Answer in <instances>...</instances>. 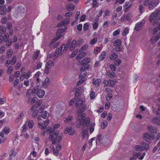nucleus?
Listing matches in <instances>:
<instances>
[{"label":"nucleus","mask_w":160,"mask_h":160,"mask_svg":"<svg viewBox=\"0 0 160 160\" xmlns=\"http://www.w3.org/2000/svg\"><path fill=\"white\" fill-rule=\"evenodd\" d=\"M78 114V116L76 120V127L77 128H80L82 125L83 127L88 126L91 120L88 117L85 118L86 116L85 113L83 112H80Z\"/></svg>","instance_id":"f257e3e1"},{"label":"nucleus","mask_w":160,"mask_h":160,"mask_svg":"<svg viewBox=\"0 0 160 160\" xmlns=\"http://www.w3.org/2000/svg\"><path fill=\"white\" fill-rule=\"evenodd\" d=\"M49 140L52 142L53 144H55L57 141L60 142L62 140V135H59V131L58 130H54L53 132H49Z\"/></svg>","instance_id":"f03ea898"},{"label":"nucleus","mask_w":160,"mask_h":160,"mask_svg":"<svg viewBox=\"0 0 160 160\" xmlns=\"http://www.w3.org/2000/svg\"><path fill=\"white\" fill-rule=\"evenodd\" d=\"M85 100L84 98H78L76 101L75 106L77 108V113L84 112L86 109V106L85 105Z\"/></svg>","instance_id":"7ed1b4c3"},{"label":"nucleus","mask_w":160,"mask_h":160,"mask_svg":"<svg viewBox=\"0 0 160 160\" xmlns=\"http://www.w3.org/2000/svg\"><path fill=\"white\" fill-rule=\"evenodd\" d=\"M149 148L148 144L143 142H142L140 145L135 146L134 147V150L136 151H142L144 150H148Z\"/></svg>","instance_id":"20e7f679"},{"label":"nucleus","mask_w":160,"mask_h":160,"mask_svg":"<svg viewBox=\"0 0 160 160\" xmlns=\"http://www.w3.org/2000/svg\"><path fill=\"white\" fill-rule=\"evenodd\" d=\"M155 135L149 132H146L144 133L142 136L143 139L148 142H150L151 140L154 139Z\"/></svg>","instance_id":"39448f33"},{"label":"nucleus","mask_w":160,"mask_h":160,"mask_svg":"<svg viewBox=\"0 0 160 160\" xmlns=\"http://www.w3.org/2000/svg\"><path fill=\"white\" fill-rule=\"evenodd\" d=\"M158 13L155 12L152 13L150 16L149 20L150 22H152L153 20L154 22L153 23V25L155 26L157 25L160 18L158 17Z\"/></svg>","instance_id":"423d86ee"},{"label":"nucleus","mask_w":160,"mask_h":160,"mask_svg":"<svg viewBox=\"0 0 160 160\" xmlns=\"http://www.w3.org/2000/svg\"><path fill=\"white\" fill-rule=\"evenodd\" d=\"M33 93H37L38 97L39 98H42L44 95L45 92L44 91L41 89H39L38 88H34L32 91Z\"/></svg>","instance_id":"0eeeda50"},{"label":"nucleus","mask_w":160,"mask_h":160,"mask_svg":"<svg viewBox=\"0 0 160 160\" xmlns=\"http://www.w3.org/2000/svg\"><path fill=\"white\" fill-rule=\"evenodd\" d=\"M159 2L158 0H151L149 4H148V8L150 10H152L157 6Z\"/></svg>","instance_id":"6e6552de"},{"label":"nucleus","mask_w":160,"mask_h":160,"mask_svg":"<svg viewBox=\"0 0 160 160\" xmlns=\"http://www.w3.org/2000/svg\"><path fill=\"white\" fill-rule=\"evenodd\" d=\"M82 131L81 133V136L82 139H84L85 137L88 138V128L87 127L85 129H84L83 127H82L81 128Z\"/></svg>","instance_id":"1a4fd4ad"},{"label":"nucleus","mask_w":160,"mask_h":160,"mask_svg":"<svg viewBox=\"0 0 160 160\" xmlns=\"http://www.w3.org/2000/svg\"><path fill=\"white\" fill-rule=\"evenodd\" d=\"M145 21L142 19V21L137 23L135 26V29L136 30L138 31L140 30L141 28L145 24Z\"/></svg>","instance_id":"9d476101"},{"label":"nucleus","mask_w":160,"mask_h":160,"mask_svg":"<svg viewBox=\"0 0 160 160\" xmlns=\"http://www.w3.org/2000/svg\"><path fill=\"white\" fill-rule=\"evenodd\" d=\"M26 114V112L24 111L20 112L18 114V115L17 118L15 120V122L17 123L24 117Z\"/></svg>","instance_id":"9b49d317"},{"label":"nucleus","mask_w":160,"mask_h":160,"mask_svg":"<svg viewBox=\"0 0 160 160\" xmlns=\"http://www.w3.org/2000/svg\"><path fill=\"white\" fill-rule=\"evenodd\" d=\"M106 139L107 138L105 137L100 135H99L97 138L96 140H95V143L96 144L97 142L98 141L103 143L105 142Z\"/></svg>","instance_id":"f8f14e48"},{"label":"nucleus","mask_w":160,"mask_h":160,"mask_svg":"<svg viewBox=\"0 0 160 160\" xmlns=\"http://www.w3.org/2000/svg\"><path fill=\"white\" fill-rule=\"evenodd\" d=\"M75 130L71 127L67 128L65 131V133H68V134L70 135H72L74 134L75 133Z\"/></svg>","instance_id":"ddd939ff"},{"label":"nucleus","mask_w":160,"mask_h":160,"mask_svg":"<svg viewBox=\"0 0 160 160\" xmlns=\"http://www.w3.org/2000/svg\"><path fill=\"white\" fill-rule=\"evenodd\" d=\"M41 73L40 72H38L34 75V76L33 78L34 80L36 82V83L38 86L39 85V83L40 82V79L39 78V76Z\"/></svg>","instance_id":"4468645a"},{"label":"nucleus","mask_w":160,"mask_h":160,"mask_svg":"<svg viewBox=\"0 0 160 160\" xmlns=\"http://www.w3.org/2000/svg\"><path fill=\"white\" fill-rule=\"evenodd\" d=\"M16 152L13 149H11L9 152L10 159L9 160H16L15 156Z\"/></svg>","instance_id":"2eb2a0df"},{"label":"nucleus","mask_w":160,"mask_h":160,"mask_svg":"<svg viewBox=\"0 0 160 160\" xmlns=\"http://www.w3.org/2000/svg\"><path fill=\"white\" fill-rule=\"evenodd\" d=\"M101 83V80L100 78H94L92 80V84L96 87L98 86Z\"/></svg>","instance_id":"dca6fc26"},{"label":"nucleus","mask_w":160,"mask_h":160,"mask_svg":"<svg viewBox=\"0 0 160 160\" xmlns=\"http://www.w3.org/2000/svg\"><path fill=\"white\" fill-rule=\"evenodd\" d=\"M148 130L152 133L155 134L157 133L158 129L155 126H149L148 127Z\"/></svg>","instance_id":"f3484780"},{"label":"nucleus","mask_w":160,"mask_h":160,"mask_svg":"<svg viewBox=\"0 0 160 160\" xmlns=\"http://www.w3.org/2000/svg\"><path fill=\"white\" fill-rule=\"evenodd\" d=\"M153 123L159 125H160V117L156 116L154 117L152 120Z\"/></svg>","instance_id":"a211bd4d"},{"label":"nucleus","mask_w":160,"mask_h":160,"mask_svg":"<svg viewBox=\"0 0 160 160\" xmlns=\"http://www.w3.org/2000/svg\"><path fill=\"white\" fill-rule=\"evenodd\" d=\"M69 23V19L67 18L64 19L62 22L58 24L57 25L58 27H59L62 26L67 25Z\"/></svg>","instance_id":"6ab92c4d"},{"label":"nucleus","mask_w":160,"mask_h":160,"mask_svg":"<svg viewBox=\"0 0 160 160\" xmlns=\"http://www.w3.org/2000/svg\"><path fill=\"white\" fill-rule=\"evenodd\" d=\"M7 11V8L5 5L2 6L0 9V14L2 15H5Z\"/></svg>","instance_id":"aec40b11"},{"label":"nucleus","mask_w":160,"mask_h":160,"mask_svg":"<svg viewBox=\"0 0 160 160\" xmlns=\"http://www.w3.org/2000/svg\"><path fill=\"white\" fill-rule=\"evenodd\" d=\"M37 119L38 122V128H41L42 126H43V124L44 123V121L41 119V116L40 115L38 116Z\"/></svg>","instance_id":"412c9836"},{"label":"nucleus","mask_w":160,"mask_h":160,"mask_svg":"<svg viewBox=\"0 0 160 160\" xmlns=\"http://www.w3.org/2000/svg\"><path fill=\"white\" fill-rule=\"evenodd\" d=\"M91 61V59L89 57H86L84 58L82 61V65H86V63H89Z\"/></svg>","instance_id":"4be33fe9"},{"label":"nucleus","mask_w":160,"mask_h":160,"mask_svg":"<svg viewBox=\"0 0 160 160\" xmlns=\"http://www.w3.org/2000/svg\"><path fill=\"white\" fill-rule=\"evenodd\" d=\"M79 52V53L78 54L76 57V59L78 60H80L85 56L86 55V53L85 52Z\"/></svg>","instance_id":"5701e85b"},{"label":"nucleus","mask_w":160,"mask_h":160,"mask_svg":"<svg viewBox=\"0 0 160 160\" xmlns=\"http://www.w3.org/2000/svg\"><path fill=\"white\" fill-rule=\"evenodd\" d=\"M106 54L107 53L105 51H102L99 56V59L101 61L104 60L105 58Z\"/></svg>","instance_id":"b1692460"},{"label":"nucleus","mask_w":160,"mask_h":160,"mask_svg":"<svg viewBox=\"0 0 160 160\" xmlns=\"http://www.w3.org/2000/svg\"><path fill=\"white\" fill-rule=\"evenodd\" d=\"M77 45V44L76 41L75 40H73L70 46L69 49L71 50H73L75 48L76 46Z\"/></svg>","instance_id":"393cba45"},{"label":"nucleus","mask_w":160,"mask_h":160,"mask_svg":"<svg viewBox=\"0 0 160 160\" xmlns=\"http://www.w3.org/2000/svg\"><path fill=\"white\" fill-rule=\"evenodd\" d=\"M118 57V54L116 52H112L110 56V59L111 60H114Z\"/></svg>","instance_id":"a878e982"},{"label":"nucleus","mask_w":160,"mask_h":160,"mask_svg":"<svg viewBox=\"0 0 160 160\" xmlns=\"http://www.w3.org/2000/svg\"><path fill=\"white\" fill-rule=\"evenodd\" d=\"M49 113L47 111H44L42 112L41 116V118H42L43 119H47L48 116H49Z\"/></svg>","instance_id":"bb28decb"},{"label":"nucleus","mask_w":160,"mask_h":160,"mask_svg":"<svg viewBox=\"0 0 160 160\" xmlns=\"http://www.w3.org/2000/svg\"><path fill=\"white\" fill-rule=\"evenodd\" d=\"M50 82V79L49 78H47L42 83V86L45 87L49 85Z\"/></svg>","instance_id":"cd10ccee"},{"label":"nucleus","mask_w":160,"mask_h":160,"mask_svg":"<svg viewBox=\"0 0 160 160\" xmlns=\"http://www.w3.org/2000/svg\"><path fill=\"white\" fill-rule=\"evenodd\" d=\"M27 125L28 124V126L29 128H32L34 125V122L32 120H28L25 122Z\"/></svg>","instance_id":"c85d7f7f"},{"label":"nucleus","mask_w":160,"mask_h":160,"mask_svg":"<svg viewBox=\"0 0 160 160\" xmlns=\"http://www.w3.org/2000/svg\"><path fill=\"white\" fill-rule=\"evenodd\" d=\"M95 123L94 122H92L90 124L89 126V128H88L89 129V132L90 133H92L93 132L94 129Z\"/></svg>","instance_id":"c756f323"},{"label":"nucleus","mask_w":160,"mask_h":160,"mask_svg":"<svg viewBox=\"0 0 160 160\" xmlns=\"http://www.w3.org/2000/svg\"><path fill=\"white\" fill-rule=\"evenodd\" d=\"M63 31V30L61 29H59L56 33V35L57 36V38H58L59 39L61 37L62 35V32Z\"/></svg>","instance_id":"7c9ffc66"},{"label":"nucleus","mask_w":160,"mask_h":160,"mask_svg":"<svg viewBox=\"0 0 160 160\" xmlns=\"http://www.w3.org/2000/svg\"><path fill=\"white\" fill-rule=\"evenodd\" d=\"M55 64V62H52V61L50 60L46 63L45 66L48 68H50L51 67L53 66Z\"/></svg>","instance_id":"2f4dec72"},{"label":"nucleus","mask_w":160,"mask_h":160,"mask_svg":"<svg viewBox=\"0 0 160 160\" xmlns=\"http://www.w3.org/2000/svg\"><path fill=\"white\" fill-rule=\"evenodd\" d=\"M64 46V44H62L60 47L59 48H57L58 50V54L60 55H61L63 53L64 50H63V47Z\"/></svg>","instance_id":"473e14b6"},{"label":"nucleus","mask_w":160,"mask_h":160,"mask_svg":"<svg viewBox=\"0 0 160 160\" xmlns=\"http://www.w3.org/2000/svg\"><path fill=\"white\" fill-rule=\"evenodd\" d=\"M121 44V41L119 40H117L115 41L113 43V45L115 47L119 46Z\"/></svg>","instance_id":"72a5a7b5"},{"label":"nucleus","mask_w":160,"mask_h":160,"mask_svg":"<svg viewBox=\"0 0 160 160\" xmlns=\"http://www.w3.org/2000/svg\"><path fill=\"white\" fill-rule=\"evenodd\" d=\"M144 5L142 4L139 5L138 6L139 11L141 13H142L144 12Z\"/></svg>","instance_id":"f704fd0d"},{"label":"nucleus","mask_w":160,"mask_h":160,"mask_svg":"<svg viewBox=\"0 0 160 160\" xmlns=\"http://www.w3.org/2000/svg\"><path fill=\"white\" fill-rule=\"evenodd\" d=\"M49 123V120L48 119H47L45 121H44V124L43 126H42L41 127V129L43 130L45 129L46 126L48 125Z\"/></svg>","instance_id":"c9c22d12"},{"label":"nucleus","mask_w":160,"mask_h":160,"mask_svg":"<svg viewBox=\"0 0 160 160\" xmlns=\"http://www.w3.org/2000/svg\"><path fill=\"white\" fill-rule=\"evenodd\" d=\"M6 30V28L5 26L0 25V33H3Z\"/></svg>","instance_id":"e433bc0d"},{"label":"nucleus","mask_w":160,"mask_h":160,"mask_svg":"<svg viewBox=\"0 0 160 160\" xmlns=\"http://www.w3.org/2000/svg\"><path fill=\"white\" fill-rule=\"evenodd\" d=\"M67 10L70 11L73 10L75 8V5L73 4H70L67 6Z\"/></svg>","instance_id":"4c0bfd02"},{"label":"nucleus","mask_w":160,"mask_h":160,"mask_svg":"<svg viewBox=\"0 0 160 160\" xmlns=\"http://www.w3.org/2000/svg\"><path fill=\"white\" fill-rule=\"evenodd\" d=\"M37 99H38L37 98H29L28 101L31 103H35Z\"/></svg>","instance_id":"58836bf2"},{"label":"nucleus","mask_w":160,"mask_h":160,"mask_svg":"<svg viewBox=\"0 0 160 160\" xmlns=\"http://www.w3.org/2000/svg\"><path fill=\"white\" fill-rule=\"evenodd\" d=\"M3 131L6 134H8L9 132H10V129L7 126L5 127V128L3 129Z\"/></svg>","instance_id":"ea45409f"},{"label":"nucleus","mask_w":160,"mask_h":160,"mask_svg":"<svg viewBox=\"0 0 160 160\" xmlns=\"http://www.w3.org/2000/svg\"><path fill=\"white\" fill-rule=\"evenodd\" d=\"M17 57L16 56H13L12 57V59L10 61L11 64L12 65H14L16 62Z\"/></svg>","instance_id":"a19ab883"},{"label":"nucleus","mask_w":160,"mask_h":160,"mask_svg":"<svg viewBox=\"0 0 160 160\" xmlns=\"http://www.w3.org/2000/svg\"><path fill=\"white\" fill-rule=\"evenodd\" d=\"M72 118L73 116H69L65 119L64 122H71L72 119Z\"/></svg>","instance_id":"79ce46f5"},{"label":"nucleus","mask_w":160,"mask_h":160,"mask_svg":"<svg viewBox=\"0 0 160 160\" xmlns=\"http://www.w3.org/2000/svg\"><path fill=\"white\" fill-rule=\"evenodd\" d=\"M22 132H24L27 130L28 129V128L27 126V125L26 123L22 125Z\"/></svg>","instance_id":"37998d69"},{"label":"nucleus","mask_w":160,"mask_h":160,"mask_svg":"<svg viewBox=\"0 0 160 160\" xmlns=\"http://www.w3.org/2000/svg\"><path fill=\"white\" fill-rule=\"evenodd\" d=\"M35 102V106L36 107H39L41 104L42 102V100L41 99H37Z\"/></svg>","instance_id":"c03bdc74"},{"label":"nucleus","mask_w":160,"mask_h":160,"mask_svg":"<svg viewBox=\"0 0 160 160\" xmlns=\"http://www.w3.org/2000/svg\"><path fill=\"white\" fill-rule=\"evenodd\" d=\"M12 51L11 49H9L8 50L7 52V56L8 58H9L10 57L12 56Z\"/></svg>","instance_id":"a18cd8bd"},{"label":"nucleus","mask_w":160,"mask_h":160,"mask_svg":"<svg viewBox=\"0 0 160 160\" xmlns=\"http://www.w3.org/2000/svg\"><path fill=\"white\" fill-rule=\"evenodd\" d=\"M39 51H38L35 52L33 55V58L34 59H36L38 57Z\"/></svg>","instance_id":"49530a36"},{"label":"nucleus","mask_w":160,"mask_h":160,"mask_svg":"<svg viewBox=\"0 0 160 160\" xmlns=\"http://www.w3.org/2000/svg\"><path fill=\"white\" fill-rule=\"evenodd\" d=\"M129 29L128 28H126L122 32V34L123 36H125L129 32Z\"/></svg>","instance_id":"de8ad7c7"},{"label":"nucleus","mask_w":160,"mask_h":160,"mask_svg":"<svg viewBox=\"0 0 160 160\" xmlns=\"http://www.w3.org/2000/svg\"><path fill=\"white\" fill-rule=\"evenodd\" d=\"M89 95L91 99H93L95 97L94 91H91Z\"/></svg>","instance_id":"09e8293b"},{"label":"nucleus","mask_w":160,"mask_h":160,"mask_svg":"<svg viewBox=\"0 0 160 160\" xmlns=\"http://www.w3.org/2000/svg\"><path fill=\"white\" fill-rule=\"evenodd\" d=\"M121 62V60L120 59H117L114 61V63L116 65L119 66Z\"/></svg>","instance_id":"8fccbe9b"},{"label":"nucleus","mask_w":160,"mask_h":160,"mask_svg":"<svg viewBox=\"0 0 160 160\" xmlns=\"http://www.w3.org/2000/svg\"><path fill=\"white\" fill-rule=\"evenodd\" d=\"M112 93H107L106 99L107 100H109L112 97Z\"/></svg>","instance_id":"3c124183"},{"label":"nucleus","mask_w":160,"mask_h":160,"mask_svg":"<svg viewBox=\"0 0 160 160\" xmlns=\"http://www.w3.org/2000/svg\"><path fill=\"white\" fill-rule=\"evenodd\" d=\"M108 75L109 77L111 78L114 77L115 75V73L113 71L108 72Z\"/></svg>","instance_id":"603ef678"},{"label":"nucleus","mask_w":160,"mask_h":160,"mask_svg":"<svg viewBox=\"0 0 160 160\" xmlns=\"http://www.w3.org/2000/svg\"><path fill=\"white\" fill-rule=\"evenodd\" d=\"M132 18V15L131 13H128L126 17V19L127 21L130 20Z\"/></svg>","instance_id":"864d4df0"},{"label":"nucleus","mask_w":160,"mask_h":160,"mask_svg":"<svg viewBox=\"0 0 160 160\" xmlns=\"http://www.w3.org/2000/svg\"><path fill=\"white\" fill-rule=\"evenodd\" d=\"M81 66H82V67L80 69V71L81 72L84 71V70L87 68V67L88 65H82V63L81 64Z\"/></svg>","instance_id":"5fc2aeb1"},{"label":"nucleus","mask_w":160,"mask_h":160,"mask_svg":"<svg viewBox=\"0 0 160 160\" xmlns=\"http://www.w3.org/2000/svg\"><path fill=\"white\" fill-rule=\"evenodd\" d=\"M76 101V99L75 98H74L71 99L69 102V106H71L73 105L75 103V101Z\"/></svg>","instance_id":"6e6d98bb"},{"label":"nucleus","mask_w":160,"mask_h":160,"mask_svg":"<svg viewBox=\"0 0 160 160\" xmlns=\"http://www.w3.org/2000/svg\"><path fill=\"white\" fill-rule=\"evenodd\" d=\"M120 29H118L116 31H114L113 33V35L114 36H116L118 35L120 32Z\"/></svg>","instance_id":"4d7b16f0"},{"label":"nucleus","mask_w":160,"mask_h":160,"mask_svg":"<svg viewBox=\"0 0 160 160\" xmlns=\"http://www.w3.org/2000/svg\"><path fill=\"white\" fill-rule=\"evenodd\" d=\"M26 78V72L23 73L20 76V79L21 81H22L24 78Z\"/></svg>","instance_id":"13d9d810"},{"label":"nucleus","mask_w":160,"mask_h":160,"mask_svg":"<svg viewBox=\"0 0 160 160\" xmlns=\"http://www.w3.org/2000/svg\"><path fill=\"white\" fill-rule=\"evenodd\" d=\"M83 40L81 38H79V39L76 41L77 44V45L80 46L81 45L83 42Z\"/></svg>","instance_id":"bf43d9fd"},{"label":"nucleus","mask_w":160,"mask_h":160,"mask_svg":"<svg viewBox=\"0 0 160 160\" xmlns=\"http://www.w3.org/2000/svg\"><path fill=\"white\" fill-rule=\"evenodd\" d=\"M114 84V82L113 80H108V86L110 87H112Z\"/></svg>","instance_id":"052dcab7"},{"label":"nucleus","mask_w":160,"mask_h":160,"mask_svg":"<svg viewBox=\"0 0 160 160\" xmlns=\"http://www.w3.org/2000/svg\"><path fill=\"white\" fill-rule=\"evenodd\" d=\"M88 47V46L86 45L83 46L79 50V52H83V51L87 48Z\"/></svg>","instance_id":"680f3d73"},{"label":"nucleus","mask_w":160,"mask_h":160,"mask_svg":"<svg viewBox=\"0 0 160 160\" xmlns=\"http://www.w3.org/2000/svg\"><path fill=\"white\" fill-rule=\"evenodd\" d=\"M58 39V38H57V37L54 38L51 41L50 44V47H51L52 46V44L55 42H56Z\"/></svg>","instance_id":"e2e57ef3"},{"label":"nucleus","mask_w":160,"mask_h":160,"mask_svg":"<svg viewBox=\"0 0 160 160\" xmlns=\"http://www.w3.org/2000/svg\"><path fill=\"white\" fill-rule=\"evenodd\" d=\"M12 70L13 68L12 66L9 67L7 71V73L9 74H11L12 71Z\"/></svg>","instance_id":"0e129e2a"},{"label":"nucleus","mask_w":160,"mask_h":160,"mask_svg":"<svg viewBox=\"0 0 160 160\" xmlns=\"http://www.w3.org/2000/svg\"><path fill=\"white\" fill-rule=\"evenodd\" d=\"M98 39L97 38H93L90 42L91 44H93L97 42Z\"/></svg>","instance_id":"69168bd1"},{"label":"nucleus","mask_w":160,"mask_h":160,"mask_svg":"<svg viewBox=\"0 0 160 160\" xmlns=\"http://www.w3.org/2000/svg\"><path fill=\"white\" fill-rule=\"evenodd\" d=\"M77 54V51L75 50L73 51L70 55L71 58H73L75 57Z\"/></svg>","instance_id":"338daca9"},{"label":"nucleus","mask_w":160,"mask_h":160,"mask_svg":"<svg viewBox=\"0 0 160 160\" xmlns=\"http://www.w3.org/2000/svg\"><path fill=\"white\" fill-rule=\"evenodd\" d=\"M9 38V34L8 33H6L5 34L4 37V41L6 42Z\"/></svg>","instance_id":"774afa93"}]
</instances>
